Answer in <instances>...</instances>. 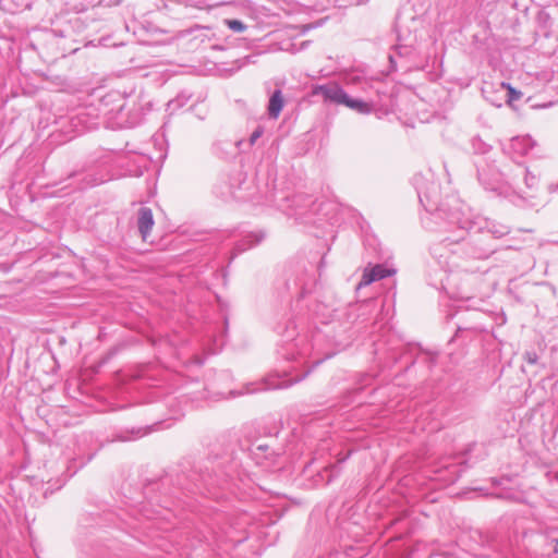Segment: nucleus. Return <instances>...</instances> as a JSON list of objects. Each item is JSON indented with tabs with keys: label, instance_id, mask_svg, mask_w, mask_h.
I'll return each instance as SVG.
<instances>
[{
	"label": "nucleus",
	"instance_id": "f257e3e1",
	"mask_svg": "<svg viewBox=\"0 0 558 558\" xmlns=\"http://www.w3.org/2000/svg\"><path fill=\"white\" fill-rule=\"evenodd\" d=\"M415 187L420 203L427 211H430L435 221L440 220L439 232L453 233L444 236L440 242L430 248L433 258L444 270L451 271L458 267L460 254H465V236L469 232H487L493 238L499 239L509 233V228L488 218L474 215L469 206L457 197H448L439 206L437 204L438 185L432 182L423 184L422 177H415Z\"/></svg>",
	"mask_w": 558,
	"mask_h": 558
},
{
	"label": "nucleus",
	"instance_id": "f03ea898",
	"mask_svg": "<svg viewBox=\"0 0 558 558\" xmlns=\"http://www.w3.org/2000/svg\"><path fill=\"white\" fill-rule=\"evenodd\" d=\"M477 177L485 190L496 192L498 195H507L509 190H512L515 194H521V182L531 191L538 186V178L519 162L512 169L505 171H498L495 167L487 165L486 168L477 169Z\"/></svg>",
	"mask_w": 558,
	"mask_h": 558
},
{
	"label": "nucleus",
	"instance_id": "7ed1b4c3",
	"mask_svg": "<svg viewBox=\"0 0 558 558\" xmlns=\"http://www.w3.org/2000/svg\"><path fill=\"white\" fill-rule=\"evenodd\" d=\"M278 333L282 335L286 345L282 348L280 354L288 361H294L300 365L308 363L307 359L313 351V344L308 342L305 337L295 338V325L289 322L284 330H281V325L277 327Z\"/></svg>",
	"mask_w": 558,
	"mask_h": 558
},
{
	"label": "nucleus",
	"instance_id": "20e7f679",
	"mask_svg": "<svg viewBox=\"0 0 558 558\" xmlns=\"http://www.w3.org/2000/svg\"><path fill=\"white\" fill-rule=\"evenodd\" d=\"M312 95L322 96L325 102L336 105H343L348 96L344 89L336 82L313 86Z\"/></svg>",
	"mask_w": 558,
	"mask_h": 558
},
{
	"label": "nucleus",
	"instance_id": "39448f33",
	"mask_svg": "<svg viewBox=\"0 0 558 558\" xmlns=\"http://www.w3.org/2000/svg\"><path fill=\"white\" fill-rule=\"evenodd\" d=\"M308 373H310V369H307L301 377L296 376L294 378H289V379L267 378L264 381L258 383V384H250L245 387V393H254V392L264 391V390L288 388L293 383H298L301 379H303Z\"/></svg>",
	"mask_w": 558,
	"mask_h": 558
},
{
	"label": "nucleus",
	"instance_id": "423d86ee",
	"mask_svg": "<svg viewBox=\"0 0 558 558\" xmlns=\"http://www.w3.org/2000/svg\"><path fill=\"white\" fill-rule=\"evenodd\" d=\"M535 145L529 135L514 136L504 146V151L512 159L525 156Z\"/></svg>",
	"mask_w": 558,
	"mask_h": 558
},
{
	"label": "nucleus",
	"instance_id": "0eeeda50",
	"mask_svg": "<svg viewBox=\"0 0 558 558\" xmlns=\"http://www.w3.org/2000/svg\"><path fill=\"white\" fill-rule=\"evenodd\" d=\"M245 144L242 140H218L213 144V154L220 159H228L236 155L238 150L242 149Z\"/></svg>",
	"mask_w": 558,
	"mask_h": 558
},
{
	"label": "nucleus",
	"instance_id": "6e6552de",
	"mask_svg": "<svg viewBox=\"0 0 558 558\" xmlns=\"http://www.w3.org/2000/svg\"><path fill=\"white\" fill-rule=\"evenodd\" d=\"M353 311V306H348L341 310H335L330 314V317L328 319H322V323L325 325L339 324V326L342 327L343 330H348L355 317Z\"/></svg>",
	"mask_w": 558,
	"mask_h": 558
},
{
	"label": "nucleus",
	"instance_id": "1a4fd4ad",
	"mask_svg": "<svg viewBox=\"0 0 558 558\" xmlns=\"http://www.w3.org/2000/svg\"><path fill=\"white\" fill-rule=\"evenodd\" d=\"M395 270L388 269L383 265H375L373 267L365 268L357 288L366 287L374 281L387 278Z\"/></svg>",
	"mask_w": 558,
	"mask_h": 558
},
{
	"label": "nucleus",
	"instance_id": "9d476101",
	"mask_svg": "<svg viewBox=\"0 0 558 558\" xmlns=\"http://www.w3.org/2000/svg\"><path fill=\"white\" fill-rule=\"evenodd\" d=\"M155 225L153 211L148 207H141L137 211V228L143 240H146Z\"/></svg>",
	"mask_w": 558,
	"mask_h": 558
},
{
	"label": "nucleus",
	"instance_id": "9b49d317",
	"mask_svg": "<svg viewBox=\"0 0 558 558\" xmlns=\"http://www.w3.org/2000/svg\"><path fill=\"white\" fill-rule=\"evenodd\" d=\"M284 106V99L281 89H276L268 101V116L270 119H278L280 116V112Z\"/></svg>",
	"mask_w": 558,
	"mask_h": 558
},
{
	"label": "nucleus",
	"instance_id": "f8f14e48",
	"mask_svg": "<svg viewBox=\"0 0 558 558\" xmlns=\"http://www.w3.org/2000/svg\"><path fill=\"white\" fill-rule=\"evenodd\" d=\"M265 238L264 232H251L245 234L235 245L236 252L241 253L259 244Z\"/></svg>",
	"mask_w": 558,
	"mask_h": 558
},
{
	"label": "nucleus",
	"instance_id": "ddd939ff",
	"mask_svg": "<svg viewBox=\"0 0 558 558\" xmlns=\"http://www.w3.org/2000/svg\"><path fill=\"white\" fill-rule=\"evenodd\" d=\"M343 106L361 114H369L374 109V106L371 102L351 98L349 95L347 96Z\"/></svg>",
	"mask_w": 558,
	"mask_h": 558
},
{
	"label": "nucleus",
	"instance_id": "4468645a",
	"mask_svg": "<svg viewBox=\"0 0 558 558\" xmlns=\"http://www.w3.org/2000/svg\"><path fill=\"white\" fill-rule=\"evenodd\" d=\"M250 450L257 463H260L259 457L262 453H265V458H269L274 453V451H270L269 445L263 441L253 444Z\"/></svg>",
	"mask_w": 558,
	"mask_h": 558
},
{
	"label": "nucleus",
	"instance_id": "2eb2a0df",
	"mask_svg": "<svg viewBox=\"0 0 558 558\" xmlns=\"http://www.w3.org/2000/svg\"><path fill=\"white\" fill-rule=\"evenodd\" d=\"M223 24L233 33L241 34L247 29V25L240 20L225 19Z\"/></svg>",
	"mask_w": 558,
	"mask_h": 558
},
{
	"label": "nucleus",
	"instance_id": "dca6fc26",
	"mask_svg": "<svg viewBox=\"0 0 558 558\" xmlns=\"http://www.w3.org/2000/svg\"><path fill=\"white\" fill-rule=\"evenodd\" d=\"M471 146L472 150L475 154L485 155L490 150V146L486 144L482 138L480 137H473L471 140Z\"/></svg>",
	"mask_w": 558,
	"mask_h": 558
},
{
	"label": "nucleus",
	"instance_id": "f3484780",
	"mask_svg": "<svg viewBox=\"0 0 558 558\" xmlns=\"http://www.w3.org/2000/svg\"><path fill=\"white\" fill-rule=\"evenodd\" d=\"M264 134V128L262 125H258L254 131L253 133L250 135V138H248V142H247V146L248 147H252L256 144V142L262 137V135Z\"/></svg>",
	"mask_w": 558,
	"mask_h": 558
},
{
	"label": "nucleus",
	"instance_id": "a211bd4d",
	"mask_svg": "<svg viewBox=\"0 0 558 558\" xmlns=\"http://www.w3.org/2000/svg\"><path fill=\"white\" fill-rule=\"evenodd\" d=\"M501 88L507 89L509 100H517L520 98L521 93L517 92L514 88L510 86V84L502 82L500 84Z\"/></svg>",
	"mask_w": 558,
	"mask_h": 558
},
{
	"label": "nucleus",
	"instance_id": "6ab92c4d",
	"mask_svg": "<svg viewBox=\"0 0 558 558\" xmlns=\"http://www.w3.org/2000/svg\"><path fill=\"white\" fill-rule=\"evenodd\" d=\"M523 357L531 365L536 364L538 361V355L535 351H526Z\"/></svg>",
	"mask_w": 558,
	"mask_h": 558
},
{
	"label": "nucleus",
	"instance_id": "aec40b11",
	"mask_svg": "<svg viewBox=\"0 0 558 558\" xmlns=\"http://www.w3.org/2000/svg\"><path fill=\"white\" fill-rule=\"evenodd\" d=\"M396 51L402 56V54H408L409 53V48L407 46H401V45H398L396 46Z\"/></svg>",
	"mask_w": 558,
	"mask_h": 558
},
{
	"label": "nucleus",
	"instance_id": "412c9836",
	"mask_svg": "<svg viewBox=\"0 0 558 558\" xmlns=\"http://www.w3.org/2000/svg\"><path fill=\"white\" fill-rule=\"evenodd\" d=\"M330 356H331V354H327L325 357H318V359L314 360L312 362V366L314 367V366L319 365L325 359H328Z\"/></svg>",
	"mask_w": 558,
	"mask_h": 558
},
{
	"label": "nucleus",
	"instance_id": "4be33fe9",
	"mask_svg": "<svg viewBox=\"0 0 558 558\" xmlns=\"http://www.w3.org/2000/svg\"><path fill=\"white\" fill-rule=\"evenodd\" d=\"M348 1L350 4L360 5V4L367 2L368 0H348Z\"/></svg>",
	"mask_w": 558,
	"mask_h": 558
},
{
	"label": "nucleus",
	"instance_id": "5701e85b",
	"mask_svg": "<svg viewBox=\"0 0 558 558\" xmlns=\"http://www.w3.org/2000/svg\"><path fill=\"white\" fill-rule=\"evenodd\" d=\"M290 207V205L278 204V208L281 209L282 211H287Z\"/></svg>",
	"mask_w": 558,
	"mask_h": 558
},
{
	"label": "nucleus",
	"instance_id": "b1692460",
	"mask_svg": "<svg viewBox=\"0 0 558 558\" xmlns=\"http://www.w3.org/2000/svg\"><path fill=\"white\" fill-rule=\"evenodd\" d=\"M485 255V253H477V252H472L471 253V256L475 257V258H481Z\"/></svg>",
	"mask_w": 558,
	"mask_h": 558
},
{
	"label": "nucleus",
	"instance_id": "393cba45",
	"mask_svg": "<svg viewBox=\"0 0 558 558\" xmlns=\"http://www.w3.org/2000/svg\"><path fill=\"white\" fill-rule=\"evenodd\" d=\"M389 61L391 63L392 66H396V59H395V56L393 54H390L389 56Z\"/></svg>",
	"mask_w": 558,
	"mask_h": 558
},
{
	"label": "nucleus",
	"instance_id": "a878e982",
	"mask_svg": "<svg viewBox=\"0 0 558 558\" xmlns=\"http://www.w3.org/2000/svg\"><path fill=\"white\" fill-rule=\"evenodd\" d=\"M122 110H123V105L121 104V105H119V106L117 107V111H118V112H121Z\"/></svg>",
	"mask_w": 558,
	"mask_h": 558
},
{
	"label": "nucleus",
	"instance_id": "bb28decb",
	"mask_svg": "<svg viewBox=\"0 0 558 558\" xmlns=\"http://www.w3.org/2000/svg\"><path fill=\"white\" fill-rule=\"evenodd\" d=\"M282 201H284L286 203H290V202H294V198L290 199L289 197H284V198H282Z\"/></svg>",
	"mask_w": 558,
	"mask_h": 558
},
{
	"label": "nucleus",
	"instance_id": "cd10ccee",
	"mask_svg": "<svg viewBox=\"0 0 558 558\" xmlns=\"http://www.w3.org/2000/svg\"><path fill=\"white\" fill-rule=\"evenodd\" d=\"M550 191H551V192H556V191L558 192V184H557L555 187H554V186H551V187H550Z\"/></svg>",
	"mask_w": 558,
	"mask_h": 558
},
{
	"label": "nucleus",
	"instance_id": "c85d7f7f",
	"mask_svg": "<svg viewBox=\"0 0 558 558\" xmlns=\"http://www.w3.org/2000/svg\"><path fill=\"white\" fill-rule=\"evenodd\" d=\"M238 395H239V393H235L234 391H230V396H231V397H235V396H238Z\"/></svg>",
	"mask_w": 558,
	"mask_h": 558
},
{
	"label": "nucleus",
	"instance_id": "c756f323",
	"mask_svg": "<svg viewBox=\"0 0 558 558\" xmlns=\"http://www.w3.org/2000/svg\"><path fill=\"white\" fill-rule=\"evenodd\" d=\"M112 96H113V95H108L107 97H104V100L106 101V100H107V98H110V97H112Z\"/></svg>",
	"mask_w": 558,
	"mask_h": 558
},
{
	"label": "nucleus",
	"instance_id": "7c9ffc66",
	"mask_svg": "<svg viewBox=\"0 0 558 558\" xmlns=\"http://www.w3.org/2000/svg\"><path fill=\"white\" fill-rule=\"evenodd\" d=\"M175 101H169V106H173Z\"/></svg>",
	"mask_w": 558,
	"mask_h": 558
},
{
	"label": "nucleus",
	"instance_id": "2f4dec72",
	"mask_svg": "<svg viewBox=\"0 0 558 558\" xmlns=\"http://www.w3.org/2000/svg\"><path fill=\"white\" fill-rule=\"evenodd\" d=\"M112 111H113V109H112V110H110V111H105V114H109V113H111Z\"/></svg>",
	"mask_w": 558,
	"mask_h": 558
},
{
	"label": "nucleus",
	"instance_id": "473e14b6",
	"mask_svg": "<svg viewBox=\"0 0 558 558\" xmlns=\"http://www.w3.org/2000/svg\"><path fill=\"white\" fill-rule=\"evenodd\" d=\"M100 182H101V181H99V183H100ZM92 184H93V185H97V184H98V182H97V181H94Z\"/></svg>",
	"mask_w": 558,
	"mask_h": 558
},
{
	"label": "nucleus",
	"instance_id": "72a5a7b5",
	"mask_svg": "<svg viewBox=\"0 0 558 558\" xmlns=\"http://www.w3.org/2000/svg\"><path fill=\"white\" fill-rule=\"evenodd\" d=\"M556 480L558 481V473L556 474Z\"/></svg>",
	"mask_w": 558,
	"mask_h": 558
}]
</instances>
